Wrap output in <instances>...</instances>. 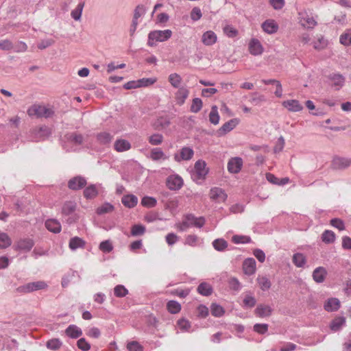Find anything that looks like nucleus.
<instances>
[{
    "label": "nucleus",
    "mask_w": 351,
    "mask_h": 351,
    "mask_svg": "<svg viewBox=\"0 0 351 351\" xmlns=\"http://www.w3.org/2000/svg\"><path fill=\"white\" fill-rule=\"evenodd\" d=\"M204 217H196L193 214H186L183 216L182 221L176 224V228L180 232H184L191 227L201 228L205 224Z\"/></svg>",
    "instance_id": "obj_1"
},
{
    "label": "nucleus",
    "mask_w": 351,
    "mask_h": 351,
    "mask_svg": "<svg viewBox=\"0 0 351 351\" xmlns=\"http://www.w3.org/2000/svg\"><path fill=\"white\" fill-rule=\"evenodd\" d=\"M27 114L32 117H45L48 118L51 117L54 112L52 108H48L45 105L34 104L31 106L27 110Z\"/></svg>",
    "instance_id": "obj_2"
},
{
    "label": "nucleus",
    "mask_w": 351,
    "mask_h": 351,
    "mask_svg": "<svg viewBox=\"0 0 351 351\" xmlns=\"http://www.w3.org/2000/svg\"><path fill=\"white\" fill-rule=\"evenodd\" d=\"M299 23L306 29H313L317 24L316 18L306 12L299 13Z\"/></svg>",
    "instance_id": "obj_3"
},
{
    "label": "nucleus",
    "mask_w": 351,
    "mask_h": 351,
    "mask_svg": "<svg viewBox=\"0 0 351 351\" xmlns=\"http://www.w3.org/2000/svg\"><path fill=\"white\" fill-rule=\"evenodd\" d=\"M47 284L45 281H36L29 282L18 288L19 291L23 293H30L34 291L45 289Z\"/></svg>",
    "instance_id": "obj_4"
},
{
    "label": "nucleus",
    "mask_w": 351,
    "mask_h": 351,
    "mask_svg": "<svg viewBox=\"0 0 351 351\" xmlns=\"http://www.w3.org/2000/svg\"><path fill=\"white\" fill-rule=\"evenodd\" d=\"M166 184L170 190L178 191L183 186V180L178 175H171L167 178Z\"/></svg>",
    "instance_id": "obj_5"
},
{
    "label": "nucleus",
    "mask_w": 351,
    "mask_h": 351,
    "mask_svg": "<svg viewBox=\"0 0 351 351\" xmlns=\"http://www.w3.org/2000/svg\"><path fill=\"white\" fill-rule=\"evenodd\" d=\"M194 170L195 173L193 176L195 177V178L199 180L204 179L208 172V170L206 168V162L200 160L195 162Z\"/></svg>",
    "instance_id": "obj_6"
},
{
    "label": "nucleus",
    "mask_w": 351,
    "mask_h": 351,
    "mask_svg": "<svg viewBox=\"0 0 351 351\" xmlns=\"http://www.w3.org/2000/svg\"><path fill=\"white\" fill-rule=\"evenodd\" d=\"M243 163V160L240 157L231 158L228 162V171L230 173H238L241 170Z\"/></svg>",
    "instance_id": "obj_7"
},
{
    "label": "nucleus",
    "mask_w": 351,
    "mask_h": 351,
    "mask_svg": "<svg viewBox=\"0 0 351 351\" xmlns=\"http://www.w3.org/2000/svg\"><path fill=\"white\" fill-rule=\"evenodd\" d=\"M209 195L212 200L219 203L225 202L228 197L225 191L219 187L212 188Z\"/></svg>",
    "instance_id": "obj_8"
},
{
    "label": "nucleus",
    "mask_w": 351,
    "mask_h": 351,
    "mask_svg": "<svg viewBox=\"0 0 351 351\" xmlns=\"http://www.w3.org/2000/svg\"><path fill=\"white\" fill-rule=\"evenodd\" d=\"M330 84L336 90H340L345 84V77L339 73H331L328 76Z\"/></svg>",
    "instance_id": "obj_9"
},
{
    "label": "nucleus",
    "mask_w": 351,
    "mask_h": 351,
    "mask_svg": "<svg viewBox=\"0 0 351 351\" xmlns=\"http://www.w3.org/2000/svg\"><path fill=\"white\" fill-rule=\"evenodd\" d=\"M239 123L237 119H232L226 122L222 126L217 130V134L218 136H222L232 130Z\"/></svg>",
    "instance_id": "obj_10"
},
{
    "label": "nucleus",
    "mask_w": 351,
    "mask_h": 351,
    "mask_svg": "<svg viewBox=\"0 0 351 351\" xmlns=\"http://www.w3.org/2000/svg\"><path fill=\"white\" fill-rule=\"evenodd\" d=\"M332 167L335 169H344L351 165V158L335 157L332 161Z\"/></svg>",
    "instance_id": "obj_11"
},
{
    "label": "nucleus",
    "mask_w": 351,
    "mask_h": 351,
    "mask_svg": "<svg viewBox=\"0 0 351 351\" xmlns=\"http://www.w3.org/2000/svg\"><path fill=\"white\" fill-rule=\"evenodd\" d=\"M249 51L253 56H260L263 53L264 49L257 38H252L249 43Z\"/></svg>",
    "instance_id": "obj_12"
},
{
    "label": "nucleus",
    "mask_w": 351,
    "mask_h": 351,
    "mask_svg": "<svg viewBox=\"0 0 351 351\" xmlns=\"http://www.w3.org/2000/svg\"><path fill=\"white\" fill-rule=\"evenodd\" d=\"M194 152L192 148L189 147H182L180 149V154H175L174 158L176 161L189 160L193 156Z\"/></svg>",
    "instance_id": "obj_13"
},
{
    "label": "nucleus",
    "mask_w": 351,
    "mask_h": 351,
    "mask_svg": "<svg viewBox=\"0 0 351 351\" xmlns=\"http://www.w3.org/2000/svg\"><path fill=\"white\" fill-rule=\"evenodd\" d=\"M86 184V180L81 176H76L71 178L68 182V187L71 190H79Z\"/></svg>",
    "instance_id": "obj_14"
},
{
    "label": "nucleus",
    "mask_w": 351,
    "mask_h": 351,
    "mask_svg": "<svg viewBox=\"0 0 351 351\" xmlns=\"http://www.w3.org/2000/svg\"><path fill=\"white\" fill-rule=\"evenodd\" d=\"M256 261L253 258H246L243 263V269L245 274L251 276L256 271Z\"/></svg>",
    "instance_id": "obj_15"
},
{
    "label": "nucleus",
    "mask_w": 351,
    "mask_h": 351,
    "mask_svg": "<svg viewBox=\"0 0 351 351\" xmlns=\"http://www.w3.org/2000/svg\"><path fill=\"white\" fill-rule=\"evenodd\" d=\"M327 271L324 267H318L313 271V279L317 283H322L327 276Z\"/></svg>",
    "instance_id": "obj_16"
},
{
    "label": "nucleus",
    "mask_w": 351,
    "mask_h": 351,
    "mask_svg": "<svg viewBox=\"0 0 351 351\" xmlns=\"http://www.w3.org/2000/svg\"><path fill=\"white\" fill-rule=\"evenodd\" d=\"M217 38L215 33L210 30L203 34L202 36V41L205 45L210 46L217 42Z\"/></svg>",
    "instance_id": "obj_17"
},
{
    "label": "nucleus",
    "mask_w": 351,
    "mask_h": 351,
    "mask_svg": "<svg viewBox=\"0 0 351 351\" xmlns=\"http://www.w3.org/2000/svg\"><path fill=\"white\" fill-rule=\"evenodd\" d=\"M273 310L268 305L259 304L255 309V314L259 317H269L271 315Z\"/></svg>",
    "instance_id": "obj_18"
},
{
    "label": "nucleus",
    "mask_w": 351,
    "mask_h": 351,
    "mask_svg": "<svg viewBox=\"0 0 351 351\" xmlns=\"http://www.w3.org/2000/svg\"><path fill=\"white\" fill-rule=\"evenodd\" d=\"M121 202L125 207L132 208L137 205L138 198L134 195H125L123 196Z\"/></svg>",
    "instance_id": "obj_19"
},
{
    "label": "nucleus",
    "mask_w": 351,
    "mask_h": 351,
    "mask_svg": "<svg viewBox=\"0 0 351 351\" xmlns=\"http://www.w3.org/2000/svg\"><path fill=\"white\" fill-rule=\"evenodd\" d=\"M283 106L292 112H299L303 109V106L295 99L285 101L283 102Z\"/></svg>",
    "instance_id": "obj_20"
},
{
    "label": "nucleus",
    "mask_w": 351,
    "mask_h": 351,
    "mask_svg": "<svg viewBox=\"0 0 351 351\" xmlns=\"http://www.w3.org/2000/svg\"><path fill=\"white\" fill-rule=\"evenodd\" d=\"M114 149L118 152H123L131 148L130 143L125 139H117L114 144Z\"/></svg>",
    "instance_id": "obj_21"
},
{
    "label": "nucleus",
    "mask_w": 351,
    "mask_h": 351,
    "mask_svg": "<svg viewBox=\"0 0 351 351\" xmlns=\"http://www.w3.org/2000/svg\"><path fill=\"white\" fill-rule=\"evenodd\" d=\"M189 94V90L185 87L180 88L176 93V100L177 104L182 105Z\"/></svg>",
    "instance_id": "obj_22"
},
{
    "label": "nucleus",
    "mask_w": 351,
    "mask_h": 351,
    "mask_svg": "<svg viewBox=\"0 0 351 351\" xmlns=\"http://www.w3.org/2000/svg\"><path fill=\"white\" fill-rule=\"evenodd\" d=\"M340 307V302L337 298H330L324 304V309L328 312L337 311Z\"/></svg>",
    "instance_id": "obj_23"
},
{
    "label": "nucleus",
    "mask_w": 351,
    "mask_h": 351,
    "mask_svg": "<svg viewBox=\"0 0 351 351\" xmlns=\"http://www.w3.org/2000/svg\"><path fill=\"white\" fill-rule=\"evenodd\" d=\"M77 208V204L74 201H66L64 203L62 208V213L64 215L73 214Z\"/></svg>",
    "instance_id": "obj_24"
},
{
    "label": "nucleus",
    "mask_w": 351,
    "mask_h": 351,
    "mask_svg": "<svg viewBox=\"0 0 351 351\" xmlns=\"http://www.w3.org/2000/svg\"><path fill=\"white\" fill-rule=\"evenodd\" d=\"M171 35L170 29L155 30V41L164 42L170 38Z\"/></svg>",
    "instance_id": "obj_25"
},
{
    "label": "nucleus",
    "mask_w": 351,
    "mask_h": 351,
    "mask_svg": "<svg viewBox=\"0 0 351 351\" xmlns=\"http://www.w3.org/2000/svg\"><path fill=\"white\" fill-rule=\"evenodd\" d=\"M263 29L267 34H274L278 31V27L273 20H267L262 24Z\"/></svg>",
    "instance_id": "obj_26"
},
{
    "label": "nucleus",
    "mask_w": 351,
    "mask_h": 351,
    "mask_svg": "<svg viewBox=\"0 0 351 351\" xmlns=\"http://www.w3.org/2000/svg\"><path fill=\"white\" fill-rule=\"evenodd\" d=\"M47 229L53 233H58L61 231V225L60 222L56 219H48L45 222Z\"/></svg>",
    "instance_id": "obj_27"
},
{
    "label": "nucleus",
    "mask_w": 351,
    "mask_h": 351,
    "mask_svg": "<svg viewBox=\"0 0 351 351\" xmlns=\"http://www.w3.org/2000/svg\"><path fill=\"white\" fill-rule=\"evenodd\" d=\"M65 333L71 338L76 339L82 335V330L75 325H70L65 330Z\"/></svg>",
    "instance_id": "obj_28"
},
{
    "label": "nucleus",
    "mask_w": 351,
    "mask_h": 351,
    "mask_svg": "<svg viewBox=\"0 0 351 351\" xmlns=\"http://www.w3.org/2000/svg\"><path fill=\"white\" fill-rule=\"evenodd\" d=\"M197 291L204 296H209L213 293V287L210 284L204 282L199 285Z\"/></svg>",
    "instance_id": "obj_29"
},
{
    "label": "nucleus",
    "mask_w": 351,
    "mask_h": 351,
    "mask_svg": "<svg viewBox=\"0 0 351 351\" xmlns=\"http://www.w3.org/2000/svg\"><path fill=\"white\" fill-rule=\"evenodd\" d=\"M256 281H257V283H258L260 289L263 291H268L271 288V281L266 276H258L256 279Z\"/></svg>",
    "instance_id": "obj_30"
},
{
    "label": "nucleus",
    "mask_w": 351,
    "mask_h": 351,
    "mask_svg": "<svg viewBox=\"0 0 351 351\" xmlns=\"http://www.w3.org/2000/svg\"><path fill=\"white\" fill-rule=\"evenodd\" d=\"M85 243V241L82 239L75 237L71 239L69 246L71 250H75L77 248H84Z\"/></svg>",
    "instance_id": "obj_31"
},
{
    "label": "nucleus",
    "mask_w": 351,
    "mask_h": 351,
    "mask_svg": "<svg viewBox=\"0 0 351 351\" xmlns=\"http://www.w3.org/2000/svg\"><path fill=\"white\" fill-rule=\"evenodd\" d=\"M292 261L297 267H303L306 263V257L302 253L294 254Z\"/></svg>",
    "instance_id": "obj_32"
},
{
    "label": "nucleus",
    "mask_w": 351,
    "mask_h": 351,
    "mask_svg": "<svg viewBox=\"0 0 351 351\" xmlns=\"http://www.w3.org/2000/svg\"><path fill=\"white\" fill-rule=\"evenodd\" d=\"M34 245V242L30 239H21L17 243V247L22 250L29 251Z\"/></svg>",
    "instance_id": "obj_33"
},
{
    "label": "nucleus",
    "mask_w": 351,
    "mask_h": 351,
    "mask_svg": "<svg viewBox=\"0 0 351 351\" xmlns=\"http://www.w3.org/2000/svg\"><path fill=\"white\" fill-rule=\"evenodd\" d=\"M179 201L177 197H170L165 202V206L171 213L176 210L178 206Z\"/></svg>",
    "instance_id": "obj_34"
},
{
    "label": "nucleus",
    "mask_w": 351,
    "mask_h": 351,
    "mask_svg": "<svg viewBox=\"0 0 351 351\" xmlns=\"http://www.w3.org/2000/svg\"><path fill=\"white\" fill-rule=\"evenodd\" d=\"M346 319L343 317H338L335 318L330 324V328L332 331L339 330L345 324Z\"/></svg>",
    "instance_id": "obj_35"
},
{
    "label": "nucleus",
    "mask_w": 351,
    "mask_h": 351,
    "mask_svg": "<svg viewBox=\"0 0 351 351\" xmlns=\"http://www.w3.org/2000/svg\"><path fill=\"white\" fill-rule=\"evenodd\" d=\"M209 121L214 125H217L219 122V115L217 106H213L211 108L209 114Z\"/></svg>",
    "instance_id": "obj_36"
},
{
    "label": "nucleus",
    "mask_w": 351,
    "mask_h": 351,
    "mask_svg": "<svg viewBox=\"0 0 351 351\" xmlns=\"http://www.w3.org/2000/svg\"><path fill=\"white\" fill-rule=\"evenodd\" d=\"M98 194V191L95 185H90L84 191V195L86 199H93Z\"/></svg>",
    "instance_id": "obj_37"
},
{
    "label": "nucleus",
    "mask_w": 351,
    "mask_h": 351,
    "mask_svg": "<svg viewBox=\"0 0 351 351\" xmlns=\"http://www.w3.org/2000/svg\"><path fill=\"white\" fill-rule=\"evenodd\" d=\"M167 308L169 313L176 314L181 310V305L179 302L175 300H171L167 302Z\"/></svg>",
    "instance_id": "obj_38"
},
{
    "label": "nucleus",
    "mask_w": 351,
    "mask_h": 351,
    "mask_svg": "<svg viewBox=\"0 0 351 351\" xmlns=\"http://www.w3.org/2000/svg\"><path fill=\"white\" fill-rule=\"evenodd\" d=\"M339 42L344 46L351 45V29L346 30L339 38Z\"/></svg>",
    "instance_id": "obj_39"
},
{
    "label": "nucleus",
    "mask_w": 351,
    "mask_h": 351,
    "mask_svg": "<svg viewBox=\"0 0 351 351\" xmlns=\"http://www.w3.org/2000/svg\"><path fill=\"white\" fill-rule=\"evenodd\" d=\"M213 247L219 252H222L228 247V242L223 239H217L213 242Z\"/></svg>",
    "instance_id": "obj_40"
},
{
    "label": "nucleus",
    "mask_w": 351,
    "mask_h": 351,
    "mask_svg": "<svg viewBox=\"0 0 351 351\" xmlns=\"http://www.w3.org/2000/svg\"><path fill=\"white\" fill-rule=\"evenodd\" d=\"M84 7V2H81L78 3L77 7L73 10L71 11V15L74 20H80Z\"/></svg>",
    "instance_id": "obj_41"
},
{
    "label": "nucleus",
    "mask_w": 351,
    "mask_h": 351,
    "mask_svg": "<svg viewBox=\"0 0 351 351\" xmlns=\"http://www.w3.org/2000/svg\"><path fill=\"white\" fill-rule=\"evenodd\" d=\"M322 240L325 243H332L335 240V234L332 230H325L322 234Z\"/></svg>",
    "instance_id": "obj_42"
},
{
    "label": "nucleus",
    "mask_w": 351,
    "mask_h": 351,
    "mask_svg": "<svg viewBox=\"0 0 351 351\" xmlns=\"http://www.w3.org/2000/svg\"><path fill=\"white\" fill-rule=\"evenodd\" d=\"M210 311L212 315L216 317H220L225 313L224 308L217 304H212L210 306Z\"/></svg>",
    "instance_id": "obj_43"
},
{
    "label": "nucleus",
    "mask_w": 351,
    "mask_h": 351,
    "mask_svg": "<svg viewBox=\"0 0 351 351\" xmlns=\"http://www.w3.org/2000/svg\"><path fill=\"white\" fill-rule=\"evenodd\" d=\"M113 210L114 206L112 204L109 203H104L97 208L96 213L98 215H104L106 213H111Z\"/></svg>",
    "instance_id": "obj_44"
},
{
    "label": "nucleus",
    "mask_w": 351,
    "mask_h": 351,
    "mask_svg": "<svg viewBox=\"0 0 351 351\" xmlns=\"http://www.w3.org/2000/svg\"><path fill=\"white\" fill-rule=\"evenodd\" d=\"M114 294L117 298H123L128 294V290L123 285H119L114 288Z\"/></svg>",
    "instance_id": "obj_45"
},
{
    "label": "nucleus",
    "mask_w": 351,
    "mask_h": 351,
    "mask_svg": "<svg viewBox=\"0 0 351 351\" xmlns=\"http://www.w3.org/2000/svg\"><path fill=\"white\" fill-rule=\"evenodd\" d=\"M169 81L172 86L179 88L182 82V77L178 73H172L169 76Z\"/></svg>",
    "instance_id": "obj_46"
},
{
    "label": "nucleus",
    "mask_w": 351,
    "mask_h": 351,
    "mask_svg": "<svg viewBox=\"0 0 351 351\" xmlns=\"http://www.w3.org/2000/svg\"><path fill=\"white\" fill-rule=\"evenodd\" d=\"M177 325L180 330L182 332L189 331L191 327L190 322L184 318L178 319L177 322Z\"/></svg>",
    "instance_id": "obj_47"
},
{
    "label": "nucleus",
    "mask_w": 351,
    "mask_h": 351,
    "mask_svg": "<svg viewBox=\"0 0 351 351\" xmlns=\"http://www.w3.org/2000/svg\"><path fill=\"white\" fill-rule=\"evenodd\" d=\"M11 243V239L6 233H0V248H6L9 247Z\"/></svg>",
    "instance_id": "obj_48"
},
{
    "label": "nucleus",
    "mask_w": 351,
    "mask_h": 351,
    "mask_svg": "<svg viewBox=\"0 0 351 351\" xmlns=\"http://www.w3.org/2000/svg\"><path fill=\"white\" fill-rule=\"evenodd\" d=\"M202 104H202V101L201 99L197 98V97L195 98V99H193L190 110L192 112L197 113L199 111H200V110L202 109Z\"/></svg>",
    "instance_id": "obj_49"
},
{
    "label": "nucleus",
    "mask_w": 351,
    "mask_h": 351,
    "mask_svg": "<svg viewBox=\"0 0 351 351\" xmlns=\"http://www.w3.org/2000/svg\"><path fill=\"white\" fill-rule=\"evenodd\" d=\"M99 248L104 253H109L113 250V245L110 241L106 240L99 244Z\"/></svg>",
    "instance_id": "obj_50"
},
{
    "label": "nucleus",
    "mask_w": 351,
    "mask_h": 351,
    "mask_svg": "<svg viewBox=\"0 0 351 351\" xmlns=\"http://www.w3.org/2000/svg\"><path fill=\"white\" fill-rule=\"evenodd\" d=\"M97 140L101 143H108L112 139V136L106 132H100L97 134Z\"/></svg>",
    "instance_id": "obj_51"
},
{
    "label": "nucleus",
    "mask_w": 351,
    "mask_h": 351,
    "mask_svg": "<svg viewBox=\"0 0 351 351\" xmlns=\"http://www.w3.org/2000/svg\"><path fill=\"white\" fill-rule=\"evenodd\" d=\"M62 342L59 339H52L47 342V348L53 350L59 349L62 346Z\"/></svg>",
    "instance_id": "obj_52"
},
{
    "label": "nucleus",
    "mask_w": 351,
    "mask_h": 351,
    "mask_svg": "<svg viewBox=\"0 0 351 351\" xmlns=\"http://www.w3.org/2000/svg\"><path fill=\"white\" fill-rule=\"evenodd\" d=\"M232 241L234 243H249L251 241V239L247 236L242 235H234L232 238Z\"/></svg>",
    "instance_id": "obj_53"
},
{
    "label": "nucleus",
    "mask_w": 351,
    "mask_h": 351,
    "mask_svg": "<svg viewBox=\"0 0 351 351\" xmlns=\"http://www.w3.org/2000/svg\"><path fill=\"white\" fill-rule=\"evenodd\" d=\"M256 300L254 296L247 295L243 299V306L245 308H252L256 305Z\"/></svg>",
    "instance_id": "obj_54"
},
{
    "label": "nucleus",
    "mask_w": 351,
    "mask_h": 351,
    "mask_svg": "<svg viewBox=\"0 0 351 351\" xmlns=\"http://www.w3.org/2000/svg\"><path fill=\"white\" fill-rule=\"evenodd\" d=\"M328 45L327 40L322 36L318 38L317 40L314 42L313 47L315 49L321 50L324 49Z\"/></svg>",
    "instance_id": "obj_55"
},
{
    "label": "nucleus",
    "mask_w": 351,
    "mask_h": 351,
    "mask_svg": "<svg viewBox=\"0 0 351 351\" xmlns=\"http://www.w3.org/2000/svg\"><path fill=\"white\" fill-rule=\"evenodd\" d=\"M145 231V228L142 225H134L131 228V234L132 236L143 235Z\"/></svg>",
    "instance_id": "obj_56"
},
{
    "label": "nucleus",
    "mask_w": 351,
    "mask_h": 351,
    "mask_svg": "<svg viewBox=\"0 0 351 351\" xmlns=\"http://www.w3.org/2000/svg\"><path fill=\"white\" fill-rule=\"evenodd\" d=\"M228 285L230 289L234 291H239L241 289V285L240 282L237 278L232 277L229 279Z\"/></svg>",
    "instance_id": "obj_57"
},
{
    "label": "nucleus",
    "mask_w": 351,
    "mask_h": 351,
    "mask_svg": "<svg viewBox=\"0 0 351 351\" xmlns=\"http://www.w3.org/2000/svg\"><path fill=\"white\" fill-rule=\"evenodd\" d=\"M268 324H256L254 325V330L258 334H265L268 330Z\"/></svg>",
    "instance_id": "obj_58"
},
{
    "label": "nucleus",
    "mask_w": 351,
    "mask_h": 351,
    "mask_svg": "<svg viewBox=\"0 0 351 351\" xmlns=\"http://www.w3.org/2000/svg\"><path fill=\"white\" fill-rule=\"evenodd\" d=\"M330 225L339 230L345 229V224L343 220L339 218H334L330 220Z\"/></svg>",
    "instance_id": "obj_59"
},
{
    "label": "nucleus",
    "mask_w": 351,
    "mask_h": 351,
    "mask_svg": "<svg viewBox=\"0 0 351 351\" xmlns=\"http://www.w3.org/2000/svg\"><path fill=\"white\" fill-rule=\"evenodd\" d=\"M145 12V8L143 6H137L134 11V19L132 23L134 25V29L136 28V25L137 24V19Z\"/></svg>",
    "instance_id": "obj_60"
},
{
    "label": "nucleus",
    "mask_w": 351,
    "mask_h": 351,
    "mask_svg": "<svg viewBox=\"0 0 351 351\" xmlns=\"http://www.w3.org/2000/svg\"><path fill=\"white\" fill-rule=\"evenodd\" d=\"M127 348L129 351H143V346L137 341H133L127 344Z\"/></svg>",
    "instance_id": "obj_61"
},
{
    "label": "nucleus",
    "mask_w": 351,
    "mask_h": 351,
    "mask_svg": "<svg viewBox=\"0 0 351 351\" xmlns=\"http://www.w3.org/2000/svg\"><path fill=\"white\" fill-rule=\"evenodd\" d=\"M202 14L199 8L194 7L191 12V19L197 21L202 18Z\"/></svg>",
    "instance_id": "obj_62"
},
{
    "label": "nucleus",
    "mask_w": 351,
    "mask_h": 351,
    "mask_svg": "<svg viewBox=\"0 0 351 351\" xmlns=\"http://www.w3.org/2000/svg\"><path fill=\"white\" fill-rule=\"evenodd\" d=\"M77 347L84 351L90 350V346L84 338L80 339L77 342Z\"/></svg>",
    "instance_id": "obj_63"
},
{
    "label": "nucleus",
    "mask_w": 351,
    "mask_h": 351,
    "mask_svg": "<svg viewBox=\"0 0 351 351\" xmlns=\"http://www.w3.org/2000/svg\"><path fill=\"white\" fill-rule=\"evenodd\" d=\"M198 241V237L195 234H189L185 239V244L195 246Z\"/></svg>",
    "instance_id": "obj_64"
}]
</instances>
